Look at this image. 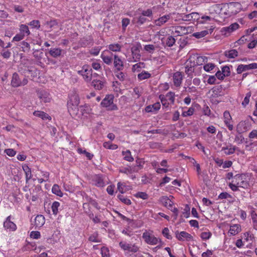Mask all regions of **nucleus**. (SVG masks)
<instances>
[{"mask_svg": "<svg viewBox=\"0 0 257 257\" xmlns=\"http://www.w3.org/2000/svg\"><path fill=\"white\" fill-rule=\"evenodd\" d=\"M80 100L78 96L74 94L69 97L67 102V107L68 111L71 115H76L79 111L78 105Z\"/></svg>", "mask_w": 257, "mask_h": 257, "instance_id": "1", "label": "nucleus"}, {"mask_svg": "<svg viewBox=\"0 0 257 257\" xmlns=\"http://www.w3.org/2000/svg\"><path fill=\"white\" fill-rule=\"evenodd\" d=\"M208 58L206 56H199L198 54L191 55L186 63L188 64H213L212 63H207Z\"/></svg>", "mask_w": 257, "mask_h": 257, "instance_id": "2", "label": "nucleus"}, {"mask_svg": "<svg viewBox=\"0 0 257 257\" xmlns=\"http://www.w3.org/2000/svg\"><path fill=\"white\" fill-rule=\"evenodd\" d=\"M78 73L82 75L86 81H90L92 77V69L90 65H83L81 70H77Z\"/></svg>", "mask_w": 257, "mask_h": 257, "instance_id": "3", "label": "nucleus"}, {"mask_svg": "<svg viewBox=\"0 0 257 257\" xmlns=\"http://www.w3.org/2000/svg\"><path fill=\"white\" fill-rule=\"evenodd\" d=\"M119 245L124 251L127 250L133 253L137 252L139 249V247L135 243L132 244L124 241H120Z\"/></svg>", "mask_w": 257, "mask_h": 257, "instance_id": "4", "label": "nucleus"}, {"mask_svg": "<svg viewBox=\"0 0 257 257\" xmlns=\"http://www.w3.org/2000/svg\"><path fill=\"white\" fill-rule=\"evenodd\" d=\"M175 236L179 241H189L193 240V236L185 231L179 232L177 230L175 231Z\"/></svg>", "mask_w": 257, "mask_h": 257, "instance_id": "5", "label": "nucleus"}, {"mask_svg": "<svg viewBox=\"0 0 257 257\" xmlns=\"http://www.w3.org/2000/svg\"><path fill=\"white\" fill-rule=\"evenodd\" d=\"M250 124L248 121H241L236 126V132L238 134H241L250 130Z\"/></svg>", "mask_w": 257, "mask_h": 257, "instance_id": "6", "label": "nucleus"}, {"mask_svg": "<svg viewBox=\"0 0 257 257\" xmlns=\"http://www.w3.org/2000/svg\"><path fill=\"white\" fill-rule=\"evenodd\" d=\"M143 238L146 243L151 245H156L159 242V240L157 237L147 232L143 234Z\"/></svg>", "mask_w": 257, "mask_h": 257, "instance_id": "7", "label": "nucleus"}, {"mask_svg": "<svg viewBox=\"0 0 257 257\" xmlns=\"http://www.w3.org/2000/svg\"><path fill=\"white\" fill-rule=\"evenodd\" d=\"M239 28V25L234 23L230 26L225 27L222 28L221 32L226 36H229L232 32L237 30Z\"/></svg>", "mask_w": 257, "mask_h": 257, "instance_id": "8", "label": "nucleus"}, {"mask_svg": "<svg viewBox=\"0 0 257 257\" xmlns=\"http://www.w3.org/2000/svg\"><path fill=\"white\" fill-rule=\"evenodd\" d=\"M38 97L42 102L46 103L51 100V97L48 92L44 90H40L37 91Z\"/></svg>", "mask_w": 257, "mask_h": 257, "instance_id": "9", "label": "nucleus"}, {"mask_svg": "<svg viewBox=\"0 0 257 257\" xmlns=\"http://www.w3.org/2000/svg\"><path fill=\"white\" fill-rule=\"evenodd\" d=\"M183 76L182 72L177 71L173 74V81L176 87H180L182 84Z\"/></svg>", "mask_w": 257, "mask_h": 257, "instance_id": "10", "label": "nucleus"}, {"mask_svg": "<svg viewBox=\"0 0 257 257\" xmlns=\"http://www.w3.org/2000/svg\"><path fill=\"white\" fill-rule=\"evenodd\" d=\"M224 122L226 126L230 130L232 131L233 128V124L231 122V116L228 111H225L223 113Z\"/></svg>", "mask_w": 257, "mask_h": 257, "instance_id": "11", "label": "nucleus"}, {"mask_svg": "<svg viewBox=\"0 0 257 257\" xmlns=\"http://www.w3.org/2000/svg\"><path fill=\"white\" fill-rule=\"evenodd\" d=\"M4 227L10 231H15L17 229L16 225L11 220V216H9L4 221Z\"/></svg>", "mask_w": 257, "mask_h": 257, "instance_id": "12", "label": "nucleus"}, {"mask_svg": "<svg viewBox=\"0 0 257 257\" xmlns=\"http://www.w3.org/2000/svg\"><path fill=\"white\" fill-rule=\"evenodd\" d=\"M229 4V10H230L231 13H232V15H236L242 9L241 4L238 2H232Z\"/></svg>", "mask_w": 257, "mask_h": 257, "instance_id": "13", "label": "nucleus"}, {"mask_svg": "<svg viewBox=\"0 0 257 257\" xmlns=\"http://www.w3.org/2000/svg\"><path fill=\"white\" fill-rule=\"evenodd\" d=\"M141 48V46L140 44H137L136 46H134L132 48L131 51L134 61L136 62L138 59L140 58L141 55L140 54V49Z\"/></svg>", "mask_w": 257, "mask_h": 257, "instance_id": "14", "label": "nucleus"}, {"mask_svg": "<svg viewBox=\"0 0 257 257\" xmlns=\"http://www.w3.org/2000/svg\"><path fill=\"white\" fill-rule=\"evenodd\" d=\"M45 222V218L42 215H38L35 218L34 221L32 223L36 228L41 227Z\"/></svg>", "mask_w": 257, "mask_h": 257, "instance_id": "15", "label": "nucleus"}, {"mask_svg": "<svg viewBox=\"0 0 257 257\" xmlns=\"http://www.w3.org/2000/svg\"><path fill=\"white\" fill-rule=\"evenodd\" d=\"M237 149V148L235 146L229 144L228 146L222 147L221 151H223L224 154L226 155H230L234 154Z\"/></svg>", "mask_w": 257, "mask_h": 257, "instance_id": "16", "label": "nucleus"}, {"mask_svg": "<svg viewBox=\"0 0 257 257\" xmlns=\"http://www.w3.org/2000/svg\"><path fill=\"white\" fill-rule=\"evenodd\" d=\"M93 184L99 187H102L105 185L102 176L99 175H95L92 178Z\"/></svg>", "mask_w": 257, "mask_h": 257, "instance_id": "17", "label": "nucleus"}, {"mask_svg": "<svg viewBox=\"0 0 257 257\" xmlns=\"http://www.w3.org/2000/svg\"><path fill=\"white\" fill-rule=\"evenodd\" d=\"M161 104L159 102H156L153 105L147 106L145 108L146 112H155L160 109Z\"/></svg>", "mask_w": 257, "mask_h": 257, "instance_id": "18", "label": "nucleus"}, {"mask_svg": "<svg viewBox=\"0 0 257 257\" xmlns=\"http://www.w3.org/2000/svg\"><path fill=\"white\" fill-rule=\"evenodd\" d=\"M214 28H210L208 30H203L200 32H196L192 34V36L196 38L199 39L206 36L209 33L211 34Z\"/></svg>", "mask_w": 257, "mask_h": 257, "instance_id": "19", "label": "nucleus"}, {"mask_svg": "<svg viewBox=\"0 0 257 257\" xmlns=\"http://www.w3.org/2000/svg\"><path fill=\"white\" fill-rule=\"evenodd\" d=\"M160 200L162 204L169 209H171L172 208L173 203L167 197L162 196L160 198Z\"/></svg>", "mask_w": 257, "mask_h": 257, "instance_id": "20", "label": "nucleus"}, {"mask_svg": "<svg viewBox=\"0 0 257 257\" xmlns=\"http://www.w3.org/2000/svg\"><path fill=\"white\" fill-rule=\"evenodd\" d=\"M11 85L14 87H17L21 86V80L17 73H14L13 75Z\"/></svg>", "mask_w": 257, "mask_h": 257, "instance_id": "21", "label": "nucleus"}, {"mask_svg": "<svg viewBox=\"0 0 257 257\" xmlns=\"http://www.w3.org/2000/svg\"><path fill=\"white\" fill-rule=\"evenodd\" d=\"M170 18V16L169 15H164L157 20H156L155 21V24L156 26H161L163 25L164 24L166 23L168 20Z\"/></svg>", "mask_w": 257, "mask_h": 257, "instance_id": "22", "label": "nucleus"}, {"mask_svg": "<svg viewBox=\"0 0 257 257\" xmlns=\"http://www.w3.org/2000/svg\"><path fill=\"white\" fill-rule=\"evenodd\" d=\"M241 231V226L239 224H233L230 225L229 233L232 235L238 234Z\"/></svg>", "mask_w": 257, "mask_h": 257, "instance_id": "23", "label": "nucleus"}, {"mask_svg": "<svg viewBox=\"0 0 257 257\" xmlns=\"http://www.w3.org/2000/svg\"><path fill=\"white\" fill-rule=\"evenodd\" d=\"M257 68V65H238L237 68L238 73H241L242 72Z\"/></svg>", "mask_w": 257, "mask_h": 257, "instance_id": "24", "label": "nucleus"}, {"mask_svg": "<svg viewBox=\"0 0 257 257\" xmlns=\"http://www.w3.org/2000/svg\"><path fill=\"white\" fill-rule=\"evenodd\" d=\"M113 101V97L111 95L106 96L101 102V105L103 107H107L109 106Z\"/></svg>", "mask_w": 257, "mask_h": 257, "instance_id": "25", "label": "nucleus"}, {"mask_svg": "<svg viewBox=\"0 0 257 257\" xmlns=\"http://www.w3.org/2000/svg\"><path fill=\"white\" fill-rule=\"evenodd\" d=\"M34 115L41 118L43 120L51 119V117L46 113L42 111H35Z\"/></svg>", "mask_w": 257, "mask_h": 257, "instance_id": "26", "label": "nucleus"}, {"mask_svg": "<svg viewBox=\"0 0 257 257\" xmlns=\"http://www.w3.org/2000/svg\"><path fill=\"white\" fill-rule=\"evenodd\" d=\"M63 51L60 48H51L49 50V54L52 57L54 58H57L61 55V53Z\"/></svg>", "mask_w": 257, "mask_h": 257, "instance_id": "27", "label": "nucleus"}, {"mask_svg": "<svg viewBox=\"0 0 257 257\" xmlns=\"http://www.w3.org/2000/svg\"><path fill=\"white\" fill-rule=\"evenodd\" d=\"M40 72L35 67L32 66L30 67V70H28L29 77L32 79L37 77L39 76Z\"/></svg>", "mask_w": 257, "mask_h": 257, "instance_id": "28", "label": "nucleus"}, {"mask_svg": "<svg viewBox=\"0 0 257 257\" xmlns=\"http://www.w3.org/2000/svg\"><path fill=\"white\" fill-rule=\"evenodd\" d=\"M23 169L26 175V182L27 183L30 179L32 178V171L31 169L27 165H24L23 166Z\"/></svg>", "mask_w": 257, "mask_h": 257, "instance_id": "29", "label": "nucleus"}, {"mask_svg": "<svg viewBox=\"0 0 257 257\" xmlns=\"http://www.w3.org/2000/svg\"><path fill=\"white\" fill-rule=\"evenodd\" d=\"M20 33L21 34H22L24 35V36H29L30 35L31 33L29 31V27L28 25H24V24H21L20 25V28H19Z\"/></svg>", "mask_w": 257, "mask_h": 257, "instance_id": "30", "label": "nucleus"}, {"mask_svg": "<svg viewBox=\"0 0 257 257\" xmlns=\"http://www.w3.org/2000/svg\"><path fill=\"white\" fill-rule=\"evenodd\" d=\"M229 4H226L223 6L222 12L220 15H224L226 17H230L232 16V13H231L230 10H229Z\"/></svg>", "mask_w": 257, "mask_h": 257, "instance_id": "31", "label": "nucleus"}, {"mask_svg": "<svg viewBox=\"0 0 257 257\" xmlns=\"http://www.w3.org/2000/svg\"><path fill=\"white\" fill-rule=\"evenodd\" d=\"M107 53H110V52L108 51H104L101 54V57L104 63L108 64L110 63L113 59L112 54H111L110 56H109L107 54Z\"/></svg>", "mask_w": 257, "mask_h": 257, "instance_id": "32", "label": "nucleus"}, {"mask_svg": "<svg viewBox=\"0 0 257 257\" xmlns=\"http://www.w3.org/2000/svg\"><path fill=\"white\" fill-rule=\"evenodd\" d=\"M19 71L23 74L25 76L29 77L28 70H30V67L32 65H20Z\"/></svg>", "mask_w": 257, "mask_h": 257, "instance_id": "33", "label": "nucleus"}, {"mask_svg": "<svg viewBox=\"0 0 257 257\" xmlns=\"http://www.w3.org/2000/svg\"><path fill=\"white\" fill-rule=\"evenodd\" d=\"M225 56L228 58H234L238 55V52L235 49H231L228 51H226L224 52Z\"/></svg>", "mask_w": 257, "mask_h": 257, "instance_id": "34", "label": "nucleus"}, {"mask_svg": "<svg viewBox=\"0 0 257 257\" xmlns=\"http://www.w3.org/2000/svg\"><path fill=\"white\" fill-rule=\"evenodd\" d=\"M175 32L178 35L181 36L187 33V29L185 27L177 26L175 27Z\"/></svg>", "mask_w": 257, "mask_h": 257, "instance_id": "35", "label": "nucleus"}, {"mask_svg": "<svg viewBox=\"0 0 257 257\" xmlns=\"http://www.w3.org/2000/svg\"><path fill=\"white\" fill-rule=\"evenodd\" d=\"M123 65H115V67L118 66L117 69L118 70L115 72V75L119 79L120 81H123L124 79L125 75L124 74L121 72H119V70L123 67Z\"/></svg>", "mask_w": 257, "mask_h": 257, "instance_id": "36", "label": "nucleus"}, {"mask_svg": "<svg viewBox=\"0 0 257 257\" xmlns=\"http://www.w3.org/2000/svg\"><path fill=\"white\" fill-rule=\"evenodd\" d=\"M92 85L96 89L100 90L104 86V82L100 80H94L92 82Z\"/></svg>", "mask_w": 257, "mask_h": 257, "instance_id": "37", "label": "nucleus"}, {"mask_svg": "<svg viewBox=\"0 0 257 257\" xmlns=\"http://www.w3.org/2000/svg\"><path fill=\"white\" fill-rule=\"evenodd\" d=\"M151 74L147 71H143L138 75V78L140 80H143L149 78Z\"/></svg>", "mask_w": 257, "mask_h": 257, "instance_id": "38", "label": "nucleus"}, {"mask_svg": "<svg viewBox=\"0 0 257 257\" xmlns=\"http://www.w3.org/2000/svg\"><path fill=\"white\" fill-rule=\"evenodd\" d=\"M23 251H28L31 250H36L37 249L36 244L33 242H29L26 245L23 247Z\"/></svg>", "mask_w": 257, "mask_h": 257, "instance_id": "39", "label": "nucleus"}, {"mask_svg": "<svg viewBox=\"0 0 257 257\" xmlns=\"http://www.w3.org/2000/svg\"><path fill=\"white\" fill-rule=\"evenodd\" d=\"M135 20L136 23L138 26H141L147 22V19L142 15L138 17H136L135 18Z\"/></svg>", "mask_w": 257, "mask_h": 257, "instance_id": "40", "label": "nucleus"}, {"mask_svg": "<svg viewBox=\"0 0 257 257\" xmlns=\"http://www.w3.org/2000/svg\"><path fill=\"white\" fill-rule=\"evenodd\" d=\"M52 192L53 193L57 195V196L62 197L63 193L60 189L59 186L57 184H54L52 188Z\"/></svg>", "mask_w": 257, "mask_h": 257, "instance_id": "41", "label": "nucleus"}, {"mask_svg": "<svg viewBox=\"0 0 257 257\" xmlns=\"http://www.w3.org/2000/svg\"><path fill=\"white\" fill-rule=\"evenodd\" d=\"M222 5L219 4H214L211 7V10L214 11L216 13H218L219 14L222 12V10L223 8Z\"/></svg>", "mask_w": 257, "mask_h": 257, "instance_id": "42", "label": "nucleus"}, {"mask_svg": "<svg viewBox=\"0 0 257 257\" xmlns=\"http://www.w3.org/2000/svg\"><path fill=\"white\" fill-rule=\"evenodd\" d=\"M121 47V46L118 44H110L108 45L109 49L113 52H119Z\"/></svg>", "mask_w": 257, "mask_h": 257, "instance_id": "43", "label": "nucleus"}, {"mask_svg": "<svg viewBox=\"0 0 257 257\" xmlns=\"http://www.w3.org/2000/svg\"><path fill=\"white\" fill-rule=\"evenodd\" d=\"M32 28L39 29L40 28V22L39 20H33L28 24Z\"/></svg>", "mask_w": 257, "mask_h": 257, "instance_id": "44", "label": "nucleus"}, {"mask_svg": "<svg viewBox=\"0 0 257 257\" xmlns=\"http://www.w3.org/2000/svg\"><path fill=\"white\" fill-rule=\"evenodd\" d=\"M118 198L123 203L126 205H130L132 203L131 200L127 197L124 196L122 195H118L117 196Z\"/></svg>", "mask_w": 257, "mask_h": 257, "instance_id": "45", "label": "nucleus"}, {"mask_svg": "<svg viewBox=\"0 0 257 257\" xmlns=\"http://www.w3.org/2000/svg\"><path fill=\"white\" fill-rule=\"evenodd\" d=\"M60 206V203L57 201H55L53 203L51 208L53 213L55 215H57L58 213V207Z\"/></svg>", "mask_w": 257, "mask_h": 257, "instance_id": "46", "label": "nucleus"}, {"mask_svg": "<svg viewBox=\"0 0 257 257\" xmlns=\"http://www.w3.org/2000/svg\"><path fill=\"white\" fill-rule=\"evenodd\" d=\"M251 96V93L248 92L246 94V95L243 100V101L241 103L242 105L245 107L247 104H248L249 102L250 97Z\"/></svg>", "mask_w": 257, "mask_h": 257, "instance_id": "47", "label": "nucleus"}, {"mask_svg": "<svg viewBox=\"0 0 257 257\" xmlns=\"http://www.w3.org/2000/svg\"><path fill=\"white\" fill-rule=\"evenodd\" d=\"M166 97L168 100L170 101V103L174 104L175 101V93L173 92H169L165 95Z\"/></svg>", "mask_w": 257, "mask_h": 257, "instance_id": "48", "label": "nucleus"}, {"mask_svg": "<svg viewBox=\"0 0 257 257\" xmlns=\"http://www.w3.org/2000/svg\"><path fill=\"white\" fill-rule=\"evenodd\" d=\"M123 154L124 156V159L128 162H132L134 161V158L131 155V152L129 150H127L125 152H123Z\"/></svg>", "mask_w": 257, "mask_h": 257, "instance_id": "49", "label": "nucleus"}, {"mask_svg": "<svg viewBox=\"0 0 257 257\" xmlns=\"http://www.w3.org/2000/svg\"><path fill=\"white\" fill-rule=\"evenodd\" d=\"M135 196L137 198H142L144 200L148 199L149 195L145 192H139L135 195Z\"/></svg>", "mask_w": 257, "mask_h": 257, "instance_id": "50", "label": "nucleus"}, {"mask_svg": "<svg viewBox=\"0 0 257 257\" xmlns=\"http://www.w3.org/2000/svg\"><path fill=\"white\" fill-rule=\"evenodd\" d=\"M78 152L80 154H84L85 155L86 157L88 158L89 160H91L93 157V155L87 152L86 150H83L81 148L78 149Z\"/></svg>", "mask_w": 257, "mask_h": 257, "instance_id": "51", "label": "nucleus"}, {"mask_svg": "<svg viewBox=\"0 0 257 257\" xmlns=\"http://www.w3.org/2000/svg\"><path fill=\"white\" fill-rule=\"evenodd\" d=\"M242 174H237L235 175L233 177V179L232 180L231 183H233V184L237 185V183L242 179Z\"/></svg>", "mask_w": 257, "mask_h": 257, "instance_id": "52", "label": "nucleus"}, {"mask_svg": "<svg viewBox=\"0 0 257 257\" xmlns=\"http://www.w3.org/2000/svg\"><path fill=\"white\" fill-rule=\"evenodd\" d=\"M248 138L250 141L257 140V130H253L248 134Z\"/></svg>", "mask_w": 257, "mask_h": 257, "instance_id": "53", "label": "nucleus"}, {"mask_svg": "<svg viewBox=\"0 0 257 257\" xmlns=\"http://www.w3.org/2000/svg\"><path fill=\"white\" fill-rule=\"evenodd\" d=\"M244 140L243 136L241 134H237L235 135L234 138V142H236L238 144H242Z\"/></svg>", "mask_w": 257, "mask_h": 257, "instance_id": "54", "label": "nucleus"}, {"mask_svg": "<svg viewBox=\"0 0 257 257\" xmlns=\"http://www.w3.org/2000/svg\"><path fill=\"white\" fill-rule=\"evenodd\" d=\"M79 110L82 112V114H84V113H88L89 112V107L87 104L80 106L79 107Z\"/></svg>", "mask_w": 257, "mask_h": 257, "instance_id": "55", "label": "nucleus"}, {"mask_svg": "<svg viewBox=\"0 0 257 257\" xmlns=\"http://www.w3.org/2000/svg\"><path fill=\"white\" fill-rule=\"evenodd\" d=\"M194 68L193 66L190 65L189 66L187 65L185 67V72L188 75V76H192L193 73L194 72Z\"/></svg>", "mask_w": 257, "mask_h": 257, "instance_id": "56", "label": "nucleus"}, {"mask_svg": "<svg viewBox=\"0 0 257 257\" xmlns=\"http://www.w3.org/2000/svg\"><path fill=\"white\" fill-rule=\"evenodd\" d=\"M237 185L238 186V188L240 187L244 189L247 188L249 186V183L247 181L243 180V179L237 183Z\"/></svg>", "mask_w": 257, "mask_h": 257, "instance_id": "57", "label": "nucleus"}, {"mask_svg": "<svg viewBox=\"0 0 257 257\" xmlns=\"http://www.w3.org/2000/svg\"><path fill=\"white\" fill-rule=\"evenodd\" d=\"M141 165L140 163L138 164L136 166H130L129 169L130 170L131 174H132L133 173H135V172H138L139 171V170H140V169L141 168Z\"/></svg>", "mask_w": 257, "mask_h": 257, "instance_id": "58", "label": "nucleus"}, {"mask_svg": "<svg viewBox=\"0 0 257 257\" xmlns=\"http://www.w3.org/2000/svg\"><path fill=\"white\" fill-rule=\"evenodd\" d=\"M156 47L153 45H146L144 47V49L147 52L152 53L155 50Z\"/></svg>", "mask_w": 257, "mask_h": 257, "instance_id": "59", "label": "nucleus"}, {"mask_svg": "<svg viewBox=\"0 0 257 257\" xmlns=\"http://www.w3.org/2000/svg\"><path fill=\"white\" fill-rule=\"evenodd\" d=\"M175 42V39L172 36H169L166 41V44L168 47H172Z\"/></svg>", "mask_w": 257, "mask_h": 257, "instance_id": "60", "label": "nucleus"}, {"mask_svg": "<svg viewBox=\"0 0 257 257\" xmlns=\"http://www.w3.org/2000/svg\"><path fill=\"white\" fill-rule=\"evenodd\" d=\"M101 255L102 257H109V250L106 247H102L101 249Z\"/></svg>", "mask_w": 257, "mask_h": 257, "instance_id": "61", "label": "nucleus"}, {"mask_svg": "<svg viewBox=\"0 0 257 257\" xmlns=\"http://www.w3.org/2000/svg\"><path fill=\"white\" fill-rule=\"evenodd\" d=\"M159 98L161 100V101L162 103V105L163 106L167 107L169 104V103L168 102V99L166 97V96L164 95H160L159 96Z\"/></svg>", "mask_w": 257, "mask_h": 257, "instance_id": "62", "label": "nucleus"}, {"mask_svg": "<svg viewBox=\"0 0 257 257\" xmlns=\"http://www.w3.org/2000/svg\"><path fill=\"white\" fill-rule=\"evenodd\" d=\"M97 236V233H93L89 237L88 240L91 242H100V240L98 238Z\"/></svg>", "mask_w": 257, "mask_h": 257, "instance_id": "63", "label": "nucleus"}, {"mask_svg": "<svg viewBox=\"0 0 257 257\" xmlns=\"http://www.w3.org/2000/svg\"><path fill=\"white\" fill-rule=\"evenodd\" d=\"M221 72L225 75V76H228L230 74V68L227 65L223 66L221 68Z\"/></svg>", "mask_w": 257, "mask_h": 257, "instance_id": "64", "label": "nucleus"}]
</instances>
